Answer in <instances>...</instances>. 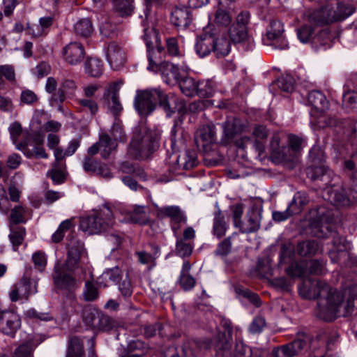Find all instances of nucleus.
<instances>
[{"instance_id": "obj_17", "label": "nucleus", "mask_w": 357, "mask_h": 357, "mask_svg": "<svg viewBox=\"0 0 357 357\" xmlns=\"http://www.w3.org/2000/svg\"><path fill=\"white\" fill-rule=\"evenodd\" d=\"M84 170L91 175H97L105 178H110L112 173L109 167L97 160L93 157L85 156L82 162Z\"/></svg>"}, {"instance_id": "obj_44", "label": "nucleus", "mask_w": 357, "mask_h": 357, "mask_svg": "<svg viewBox=\"0 0 357 357\" xmlns=\"http://www.w3.org/2000/svg\"><path fill=\"white\" fill-rule=\"evenodd\" d=\"M153 253L149 254L146 251L136 252L135 255L137 257L138 261L142 264H151L152 266H155V260L158 257L160 248L158 246L154 245Z\"/></svg>"}, {"instance_id": "obj_8", "label": "nucleus", "mask_w": 357, "mask_h": 357, "mask_svg": "<svg viewBox=\"0 0 357 357\" xmlns=\"http://www.w3.org/2000/svg\"><path fill=\"white\" fill-rule=\"evenodd\" d=\"M74 272L68 271L65 264H57L52 274L55 288L66 294L75 292L79 287V283L73 275Z\"/></svg>"}, {"instance_id": "obj_18", "label": "nucleus", "mask_w": 357, "mask_h": 357, "mask_svg": "<svg viewBox=\"0 0 357 357\" xmlns=\"http://www.w3.org/2000/svg\"><path fill=\"white\" fill-rule=\"evenodd\" d=\"M224 134L221 139L224 145L231 144L236 135H239L243 130V125L241 121L237 118H229L222 123Z\"/></svg>"}, {"instance_id": "obj_64", "label": "nucleus", "mask_w": 357, "mask_h": 357, "mask_svg": "<svg viewBox=\"0 0 357 357\" xmlns=\"http://www.w3.org/2000/svg\"><path fill=\"white\" fill-rule=\"evenodd\" d=\"M179 284L184 291H190L195 287L196 280L190 274L180 275Z\"/></svg>"}, {"instance_id": "obj_31", "label": "nucleus", "mask_w": 357, "mask_h": 357, "mask_svg": "<svg viewBox=\"0 0 357 357\" xmlns=\"http://www.w3.org/2000/svg\"><path fill=\"white\" fill-rule=\"evenodd\" d=\"M309 103L320 112H324L328 108V101L325 95L320 91L314 90L308 93Z\"/></svg>"}, {"instance_id": "obj_41", "label": "nucleus", "mask_w": 357, "mask_h": 357, "mask_svg": "<svg viewBox=\"0 0 357 357\" xmlns=\"http://www.w3.org/2000/svg\"><path fill=\"white\" fill-rule=\"evenodd\" d=\"M176 83L178 84L182 93L186 96L195 95L197 82L193 78L188 76H181Z\"/></svg>"}, {"instance_id": "obj_25", "label": "nucleus", "mask_w": 357, "mask_h": 357, "mask_svg": "<svg viewBox=\"0 0 357 357\" xmlns=\"http://www.w3.org/2000/svg\"><path fill=\"white\" fill-rule=\"evenodd\" d=\"M324 35H327V33L321 31L319 36H316L314 29L311 25L305 24L297 29L298 38L303 43L320 42L321 45H325V42L322 43L320 40L321 37Z\"/></svg>"}, {"instance_id": "obj_2", "label": "nucleus", "mask_w": 357, "mask_h": 357, "mask_svg": "<svg viewBox=\"0 0 357 357\" xmlns=\"http://www.w3.org/2000/svg\"><path fill=\"white\" fill-rule=\"evenodd\" d=\"M178 98L174 94L166 95L160 88L139 90L134 100V107L138 114L143 117L151 114L155 109L157 102L162 107L167 116L176 112L178 110L180 113L185 111L183 105L178 107L176 105Z\"/></svg>"}, {"instance_id": "obj_20", "label": "nucleus", "mask_w": 357, "mask_h": 357, "mask_svg": "<svg viewBox=\"0 0 357 357\" xmlns=\"http://www.w3.org/2000/svg\"><path fill=\"white\" fill-rule=\"evenodd\" d=\"M107 58L114 70H119L125 64L126 60L124 50L115 42L108 45Z\"/></svg>"}, {"instance_id": "obj_46", "label": "nucleus", "mask_w": 357, "mask_h": 357, "mask_svg": "<svg viewBox=\"0 0 357 357\" xmlns=\"http://www.w3.org/2000/svg\"><path fill=\"white\" fill-rule=\"evenodd\" d=\"M113 5L121 16L131 15L134 9L133 0H113Z\"/></svg>"}, {"instance_id": "obj_60", "label": "nucleus", "mask_w": 357, "mask_h": 357, "mask_svg": "<svg viewBox=\"0 0 357 357\" xmlns=\"http://www.w3.org/2000/svg\"><path fill=\"white\" fill-rule=\"evenodd\" d=\"M131 220L140 225H145L147 222V217L144 206H135L130 215Z\"/></svg>"}, {"instance_id": "obj_37", "label": "nucleus", "mask_w": 357, "mask_h": 357, "mask_svg": "<svg viewBox=\"0 0 357 357\" xmlns=\"http://www.w3.org/2000/svg\"><path fill=\"white\" fill-rule=\"evenodd\" d=\"M105 97L109 100H110L109 109L114 116H118L122 111L123 107L119 101V96L118 90L115 86L109 88Z\"/></svg>"}, {"instance_id": "obj_26", "label": "nucleus", "mask_w": 357, "mask_h": 357, "mask_svg": "<svg viewBox=\"0 0 357 357\" xmlns=\"http://www.w3.org/2000/svg\"><path fill=\"white\" fill-rule=\"evenodd\" d=\"M10 234L8 238L12 244V249L15 252H17L19 247L22 245L25 240L26 236V230L24 227L20 225H14L12 223L9 224Z\"/></svg>"}, {"instance_id": "obj_6", "label": "nucleus", "mask_w": 357, "mask_h": 357, "mask_svg": "<svg viewBox=\"0 0 357 357\" xmlns=\"http://www.w3.org/2000/svg\"><path fill=\"white\" fill-rule=\"evenodd\" d=\"M114 219L112 209L104 206L99 211L82 217L79 222V228L88 234H97L106 231L113 226Z\"/></svg>"}, {"instance_id": "obj_22", "label": "nucleus", "mask_w": 357, "mask_h": 357, "mask_svg": "<svg viewBox=\"0 0 357 357\" xmlns=\"http://www.w3.org/2000/svg\"><path fill=\"white\" fill-rule=\"evenodd\" d=\"M324 192L328 195L327 199L334 205L344 206L349 203L345 190L341 186L333 185L330 187H326Z\"/></svg>"}, {"instance_id": "obj_61", "label": "nucleus", "mask_w": 357, "mask_h": 357, "mask_svg": "<svg viewBox=\"0 0 357 357\" xmlns=\"http://www.w3.org/2000/svg\"><path fill=\"white\" fill-rule=\"evenodd\" d=\"M327 169L324 165L310 167L307 169V176L312 181L322 180L326 177Z\"/></svg>"}, {"instance_id": "obj_5", "label": "nucleus", "mask_w": 357, "mask_h": 357, "mask_svg": "<svg viewBox=\"0 0 357 357\" xmlns=\"http://www.w3.org/2000/svg\"><path fill=\"white\" fill-rule=\"evenodd\" d=\"M159 139L157 131L149 130L145 124L139 125L135 129L128 153L135 159H146L158 148Z\"/></svg>"}, {"instance_id": "obj_42", "label": "nucleus", "mask_w": 357, "mask_h": 357, "mask_svg": "<svg viewBox=\"0 0 357 357\" xmlns=\"http://www.w3.org/2000/svg\"><path fill=\"white\" fill-rule=\"evenodd\" d=\"M247 37V26L233 24L229 30V39L234 43H242Z\"/></svg>"}, {"instance_id": "obj_39", "label": "nucleus", "mask_w": 357, "mask_h": 357, "mask_svg": "<svg viewBox=\"0 0 357 357\" xmlns=\"http://www.w3.org/2000/svg\"><path fill=\"white\" fill-rule=\"evenodd\" d=\"M85 71L91 77H98L103 72V64L99 59L89 58L85 62Z\"/></svg>"}, {"instance_id": "obj_57", "label": "nucleus", "mask_w": 357, "mask_h": 357, "mask_svg": "<svg viewBox=\"0 0 357 357\" xmlns=\"http://www.w3.org/2000/svg\"><path fill=\"white\" fill-rule=\"evenodd\" d=\"M26 208L22 206H17L13 208L10 212V223L14 225H18L20 223L26 222V220L24 218Z\"/></svg>"}, {"instance_id": "obj_24", "label": "nucleus", "mask_w": 357, "mask_h": 357, "mask_svg": "<svg viewBox=\"0 0 357 357\" xmlns=\"http://www.w3.org/2000/svg\"><path fill=\"white\" fill-rule=\"evenodd\" d=\"M172 24L178 28H186L190 23V13L184 6L175 7L171 13Z\"/></svg>"}, {"instance_id": "obj_1", "label": "nucleus", "mask_w": 357, "mask_h": 357, "mask_svg": "<svg viewBox=\"0 0 357 357\" xmlns=\"http://www.w3.org/2000/svg\"><path fill=\"white\" fill-rule=\"evenodd\" d=\"M299 292L305 298L318 300L317 316L326 321L350 316L355 310L356 298L354 296L349 295L344 299L340 292L321 280L305 282Z\"/></svg>"}, {"instance_id": "obj_52", "label": "nucleus", "mask_w": 357, "mask_h": 357, "mask_svg": "<svg viewBox=\"0 0 357 357\" xmlns=\"http://www.w3.org/2000/svg\"><path fill=\"white\" fill-rule=\"evenodd\" d=\"M232 357H255L253 350L242 342H236Z\"/></svg>"}, {"instance_id": "obj_23", "label": "nucleus", "mask_w": 357, "mask_h": 357, "mask_svg": "<svg viewBox=\"0 0 357 357\" xmlns=\"http://www.w3.org/2000/svg\"><path fill=\"white\" fill-rule=\"evenodd\" d=\"M231 335L225 333H220L217 335L215 344L216 356L218 357H232Z\"/></svg>"}, {"instance_id": "obj_55", "label": "nucleus", "mask_w": 357, "mask_h": 357, "mask_svg": "<svg viewBox=\"0 0 357 357\" xmlns=\"http://www.w3.org/2000/svg\"><path fill=\"white\" fill-rule=\"evenodd\" d=\"M166 46L168 54L171 56L182 57L183 52L180 50L178 41L176 38L170 37L166 40Z\"/></svg>"}, {"instance_id": "obj_59", "label": "nucleus", "mask_w": 357, "mask_h": 357, "mask_svg": "<svg viewBox=\"0 0 357 357\" xmlns=\"http://www.w3.org/2000/svg\"><path fill=\"white\" fill-rule=\"evenodd\" d=\"M295 253L289 245H283L280 251V259L281 264H291L294 262Z\"/></svg>"}, {"instance_id": "obj_3", "label": "nucleus", "mask_w": 357, "mask_h": 357, "mask_svg": "<svg viewBox=\"0 0 357 357\" xmlns=\"http://www.w3.org/2000/svg\"><path fill=\"white\" fill-rule=\"evenodd\" d=\"M144 31V34L143 35V38L146 43L148 52V70L153 72L160 71L162 75L166 77L165 82L167 83H171L173 81L177 82L181 77L178 68L168 61H162L158 63L157 54H162L164 52V48L158 45L156 47L153 46L151 38H153L156 40V35L153 29L145 28Z\"/></svg>"}, {"instance_id": "obj_38", "label": "nucleus", "mask_w": 357, "mask_h": 357, "mask_svg": "<svg viewBox=\"0 0 357 357\" xmlns=\"http://www.w3.org/2000/svg\"><path fill=\"white\" fill-rule=\"evenodd\" d=\"M296 250L297 253L301 256L310 257L317 252L319 245L314 240L304 241L297 244Z\"/></svg>"}, {"instance_id": "obj_9", "label": "nucleus", "mask_w": 357, "mask_h": 357, "mask_svg": "<svg viewBox=\"0 0 357 357\" xmlns=\"http://www.w3.org/2000/svg\"><path fill=\"white\" fill-rule=\"evenodd\" d=\"M66 240L67 258L63 264L68 271H75L78 268L81 257L85 252L84 245L73 233L68 235Z\"/></svg>"}, {"instance_id": "obj_10", "label": "nucleus", "mask_w": 357, "mask_h": 357, "mask_svg": "<svg viewBox=\"0 0 357 357\" xmlns=\"http://www.w3.org/2000/svg\"><path fill=\"white\" fill-rule=\"evenodd\" d=\"M31 268H27L23 278L14 286L9 294L12 302L27 301L29 296L37 292V282L31 279Z\"/></svg>"}, {"instance_id": "obj_36", "label": "nucleus", "mask_w": 357, "mask_h": 357, "mask_svg": "<svg viewBox=\"0 0 357 357\" xmlns=\"http://www.w3.org/2000/svg\"><path fill=\"white\" fill-rule=\"evenodd\" d=\"M310 202L308 195L305 192H298L289 205V210L294 215L300 213Z\"/></svg>"}, {"instance_id": "obj_32", "label": "nucleus", "mask_w": 357, "mask_h": 357, "mask_svg": "<svg viewBox=\"0 0 357 357\" xmlns=\"http://www.w3.org/2000/svg\"><path fill=\"white\" fill-rule=\"evenodd\" d=\"M350 86L349 81L344 85L342 106L347 109L357 111V93L350 90Z\"/></svg>"}, {"instance_id": "obj_29", "label": "nucleus", "mask_w": 357, "mask_h": 357, "mask_svg": "<svg viewBox=\"0 0 357 357\" xmlns=\"http://www.w3.org/2000/svg\"><path fill=\"white\" fill-rule=\"evenodd\" d=\"M158 216L161 218H169L172 221L186 222V217L177 206H169L158 208Z\"/></svg>"}, {"instance_id": "obj_56", "label": "nucleus", "mask_w": 357, "mask_h": 357, "mask_svg": "<svg viewBox=\"0 0 357 357\" xmlns=\"http://www.w3.org/2000/svg\"><path fill=\"white\" fill-rule=\"evenodd\" d=\"M72 227V222L69 220L63 221L59 226L57 230L52 234V240L54 243H60L66 231L69 230Z\"/></svg>"}, {"instance_id": "obj_7", "label": "nucleus", "mask_w": 357, "mask_h": 357, "mask_svg": "<svg viewBox=\"0 0 357 357\" xmlns=\"http://www.w3.org/2000/svg\"><path fill=\"white\" fill-rule=\"evenodd\" d=\"M43 137L38 133L26 132L24 139L18 142L17 149L22 151L27 158H48L49 155L43 147Z\"/></svg>"}, {"instance_id": "obj_21", "label": "nucleus", "mask_w": 357, "mask_h": 357, "mask_svg": "<svg viewBox=\"0 0 357 357\" xmlns=\"http://www.w3.org/2000/svg\"><path fill=\"white\" fill-rule=\"evenodd\" d=\"M213 53L218 58L227 56L231 51V41L225 34H220L215 29Z\"/></svg>"}, {"instance_id": "obj_12", "label": "nucleus", "mask_w": 357, "mask_h": 357, "mask_svg": "<svg viewBox=\"0 0 357 357\" xmlns=\"http://www.w3.org/2000/svg\"><path fill=\"white\" fill-rule=\"evenodd\" d=\"M100 86L97 84H90L83 88V97L77 100L81 112L89 113L92 116L97 114L99 107L96 94Z\"/></svg>"}, {"instance_id": "obj_48", "label": "nucleus", "mask_w": 357, "mask_h": 357, "mask_svg": "<svg viewBox=\"0 0 357 357\" xmlns=\"http://www.w3.org/2000/svg\"><path fill=\"white\" fill-rule=\"evenodd\" d=\"M229 5L230 3H228V4H226L225 6L220 5L221 8L216 11L215 17V22L217 24L227 26L231 22V16L229 12L225 9L227 7H229Z\"/></svg>"}, {"instance_id": "obj_11", "label": "nucleus", "mask_w": 357, "mask_h": 357, "mask_svg": "<svg viewBox=\"0 0 357 357\" xmlns=\"http://www.w3.org/2000/svg\"><path fill=\"white\" fill-rule=\"evenodd\" d=\"M283 32L282 23L278 20H271L267 27L266 33L262 38L264 43L280 50L288 48V43L283 36Z\"/></svg>"}, {"instance_id": "obj_51", "label": "nucleus", "mask_w": 357, "mask_h": 357, "mask_svg": "<svg viewBox=\"0 0 357 357\" xmlns=\"http://www.w3.org/2000/svg\"><path fill=\"white\" fill-rule=\"evenodd\" d=\"M181 105H183V107H185V112L180 113L178 110H176V112H178V113L181 116L185 114L188 111L191 113H198L201 111H203L206 107V102L205 101L203 100L194 101L191 102L187 107L184 102L180 100L178 98L176 105H176L178 107Z\"/></svg>"}, {"instance_id": "obj_50", "label": "nucleus", "mask_w": 357, "mask_h": 357, "mask_svg": "<svg viewBox=\"0 0 357 357\" xmlns=\"http://www.w3.org/2000/svg\"><path fill=\"white\" fill-rule=\"evenodd\" d=\"M193 250V245L186 242L184 239H177L176 243V253L178 256L185 258L191 255Z\"/></svg>"}, {"instance_id": "obj_28", "label": "nucleus", "mask_w": 357, "mask_h": 357, "mask_svg": "<svg viewBox=\"0 0 357 357\" xmlns=\"http://www.w3.org/2000/svg\"><path fill=\"white\" fill-rule=\"evenodd\" d=\"M332 243L334 250L329 252V256L333 262L337 263L340 261L339 255H347L346 251L349 248V245L344 237L337 234H334Z\"/></svg>"}, {"instance_id": "obj_30", "label": "nucleus", "mask_w": 357, "mask_h": 357, "mask_svg": "<svg viewBox=\"0 0 357 357\" xmlns=\"http://www.w3.org/2000/svg\"><path fill=\"white\" fill-rule=\"evenodd\" d=\"M229 225L226 222L225 215L220 209L214 213L212 233L218 238L223 237Z\"/></svg>"}, {"instance_id": "obj_40", "label": "nucleus", "mask_w": 357, "mask_h": 357, "mask_svg": "<svg viewBox=\"0 0 357 357\" xmlns=\"http://www.w3.org/2000/svg\"><path fill=\"white\" fill-rule=\"evenodd\" d=\"M84 354L83 341L77 337H73L69 341L66 357H82Z\"/></svg>"}, {"instance_id": "obj_53", "label": "nucleus", "mask_w": 357, "mask_h": 357, "mask_svg": "<svg viewBox=\"0 0 357 357\" xmlns=\"http://www.w3.org/2000/svg\"><path fill=\"white\" fill-rule=\"evenodd\" d=\"M231 236H229L220 241L214 251L217 256L227 257L231 251Z\"/></svg>"}, {"instance_id": "obj_58", "label": "nucleus", "mask_w": 357, "mask_h": 357, "mask_svg": "<svg viewBox=\"0 0 357 357\" xmlns=\"http://www.w3.org/2000/svg\"><path fill=\"white\" fill-rule=\"evenodd\" d=\"M325 264L322 261L313 259L307 262V276L324 273Z\"/></svg>"}, {"instance_id": "obj_16", "label": "nucleus", "mask_w": 357, "mask_h": 357, "mask_svg": "<svg viewBox=\"0 0 357 357\" xmlns=\"http://www.w3.org/2000/svg\"><path fill=\"white\" fill-rule=\"evenodd\" d=\"M215 30L211 27H206L197 38L195 49L200 58H204L213 53Z\"/></svg>"}, {"instance_id": "obj_62", "label": "nucleus", "mask_w": 357, "mask_h": 357, "mask_svg": "<svg viewBox=\"0 0 357 357\" xmlns=\"http://www.w3.org/2000/svg\"><path fill=\"white\" fill-rule=\"evenodd\" d=\"M38 101L37 95L31 90H23L20 94V104L33 105Z\"/></svg>"}, {"instance_id": "obj_43", "label": "nucleus", "mask_w": 357, "mask_h": 357, "mask_svg": "<svg viewBox=\"0 0 357 357\" xmlns=\"http://www.w3.org/2000/svg\"><path fill=\"white\" fill-rule=\"evenodd\" d=\"M74 30L77 35L86 38L91 34L93 27L91 21L89 18H83L75 23Z\"/></svg>"}, {"instance_id": "obj_33", "label": "nucleus", "mask_w": 357, "mask_h": 357, "mask_svg": "<svg viewBox=\"0 0 357 357\" xmlns=\"http://www.w3.org/2000/svg\"><path fill=\"white\" fill-rule=\"evenodd\" d=\"M98 144L100 146L101 156L105 159L109 158L112 152L116 149L118 145L107 133L100 135Z\"/></svg>"}, {"instance_id": "obj_47", "label": "nucleus", "mask_w": 357, "mask_h": 357, "mask_svg": "<svg viewBox=\"0 0 357 357\" xmlns=\"http://www.w3.org/2000/svg\"><path fill=\"white\" fill-rule=\"evenodd\" d=\"M213 85L210 80L197 82L195 94L202 98H208L213 93Z\"/></svg>"}, {"instance_id": "obj_4", "label": "nucleus", "mask_w": 357, "mask_h": 357, "mask_svg": "<svg viewBox=\"0 0 357 357\" xmlns=\"http://www.w3.org/2000/svg\"><path fill=\"white\" fill-rule=\"evenodd\" d=\"M356 11V7L349 2L338 1L335 8L332 4L326 3L312 10L308 20L317 26L330 25L342 22Z\"/></svg>"}, {"instance_id": "obj_27", "label": "nucleus", "mask_w": 357, "mask_h": 357, "mask_svg": "<svg viewBox=\"0 0 357 357\" xmlns=\"http://www.w3.org/2000/svg\"><path fill=\"white\" fill-rule=\"evenodd\" d=\"M247 220L241 226V233L250 234L257 231L260 227L261 213L257 209L249 211L246 215Z\"/></svg>"}, {"instance_id": "obj_19", "label": "nucleus", "mask_w": 357, "mask_h": 357, "mask_svg": "<svg viewBox=\"0 0 357 357\" xmlns=\"http://www.w3.org/2000/svg\"><path fill=\"white\" fill-rule=\"evenodd\" d=\"M85 52L84 46L77 42H72L64 47L63 56L70 65H76L84 59Z\"/></svg>"}, {"instance_id": "obj_15", "label": "nucleus", "mask_w": 357, "mask_h": 357, "mask_svg": "<svg viewBox=\"0 0 357 357\" xmlns=\"http://www.w3.org/2000/svg\"><path fill=\"white\" fill-rule=\"evenodd\" d=\"M216 141V132L214 125L201 126L195 133V142L199 150L208 152Z\"/></svg>"}, {"instance_id": "obj_14", "label": "nucleus", "mask_w": 357, "mask_h": 357, "mask_svg": "<svg viewBox=\"0 0 357 357\" xmlns=\"http://www.w3.org/2000/svg\"><path fill=\"white\" fill-rule=\"evenodd\" d=\"M21 326V319L16 312L0 308V331L13 337Z\"/></svg>"}, {"instance_id": "obj_13", "label": "nucleus", "mask_w": 357, "mask_h": 357, "mask_svg": "<svg viewBox=\"0 0 357 357\" xmlns=\"http://www.w3.org/2000/svg\"><path fill=\"white\" fill-rule=\"evenodd\" d=\"M307 337L305 334H298L292 342L273 348L272 357H294L304 349L307 345Z\"/></svg>"}, {"instance_id": "obj_49", "label": "nucleus", "mask_w": 357, "mask_h": 357, "mask_svg": "<svg viewBox=\"0 0 357 357\" xmlns=\"http://www.w3.org/2000/svg\"><path fill=\"white\" fill-rule=\"evenodd\" d=\"M271 154L273 157H275L280 160H287V155L286 153V147H280V139L277 136H274L271 142Z\"/></svg>"}, {"instance_id": "obj_63", "label": "nucleus", "mask_w": 357, "mask_h": 357, "mask_svg": "<svg viewBox=\"0 0 357 357\" xmlns=\"http://www.w3.org/2000/svg\"><path fill=\"white\" fill-rule=\"evenodd\" d=\"M111 138L115 141L116 143L118 142H126V137L124 133L122 126L119 123H114L111 128Z\"/></svg>"}, {"instance_id": "obj_35", "label": "nucleus", "mask_w": 357, "mask_h": 357, "mask_svg": "<svg viewBox=\"0 0 357 357\" xmlns=\"http://www.w3.org/2000/svg\"><path fill=\"white\" fill-rule=\"evenodd\" d=\"M285 271L290 277L305 278L307 277V261L305 260L294 261L290 264Z\"/></svg>"}, {"instance_id": "obj_34", "label": "nucleus", "mask_w": 357, "mask_h": 357, "mask_svg": "<svg viewBox=\"0 0 357 357\" xmlns=\"http://www.w3.org/2000/svg\"><path fill=\"white\" fill-rule=\"evenodd\" d=\"M100 311L91 306H86L82 311V320L84 323L93 331H96Z\"/></svg>"}, {"instance_id": "obj_54", "label": "nucleus", "mask_w": 357, "mask_h": 357, "mask_svg": "<svg viewBox=\"0 0 357 357\" xmlns=\"http://www.w3.org/2000/svg\"><path fill=\"white\" fill-rule=\"evenodd\" d=\"M34 346L32 341L20 344L15 351L14 357H33Z\"/></svg>"}, {"instance_id": "obj_45", "label": "nucleus", "mask_w": 357, "mask_h": 357, "mask_svg": "<svg viewBox=\"0 0 357 357\" xmlns=\"http://www.w3.org/2000/svg\"><path fill=\"white\" fill-rule=\"evenodd\" d=\"M96 331H109L117 327L118 323L113 318L103 314L100 312Z\"/></svg>"}]
</instances>
